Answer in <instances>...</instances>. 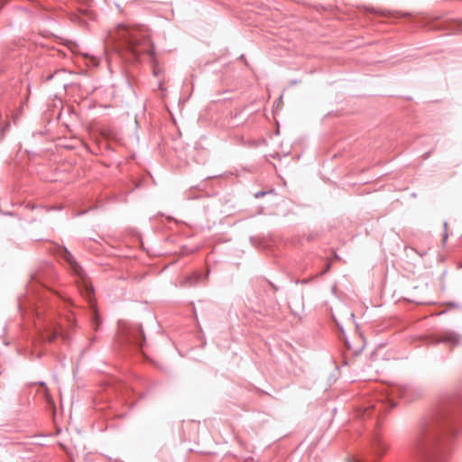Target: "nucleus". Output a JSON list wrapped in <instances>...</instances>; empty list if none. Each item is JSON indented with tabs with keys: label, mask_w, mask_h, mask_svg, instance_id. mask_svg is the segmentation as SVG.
Instances as JSON below:
<instances>
[{
	"label": "nucleus",
	"mask_w": 462,
	"mask_h": 462,
	"mask_svg": "<svg viewBox=\"0 0 462 462\" xmlns=\"http://www.w3.org/2000/svg\"><path fill=\"white\" fill-rule=\"evenodd\" d=\"M452 415L450 411L421 421L412 446V456L417 462H445V454L439 446L442 431L446 430Z\"/></svg>",
	"instance_id": "nucleus-1"
},
{
	"label": "nucleus",
	"mask_w": 462,
	"mask_h": 462,
	"mask_svg": "<svg viewBox=\"0 0 462 462\" xmlns=\"http://www.w3.org/2000/svg\"><path fill=\"white\" fill-rule=\"evenodd\" d=\"M117 37L134 55L150 53L152 51L149 34L143 28L120 25Z\"/></svg>",
	"instance_id": "nucleus-2"
},
{
	"label": "nucleus",
	"mask_w": 462,
	"mask_h": 462,
	"mask_svg": "<svg viewBox=\"0 0 462 462\" xmlns=\"http://www.w3.org/2000/svg\"><path fill=\"white\" fill-rule=\"evenodd\" d=\"M62 258L69 264L73 273L81 279V284L79 285L81 294L87 299L88 302H91L94 295V289L85 277V273L81 266L76 262L71 253L67 249L63 248L60 252Z\"/></svg>",
	"instance_id": "nucleus-3"
},
{
	"label": "nucleus",
	"mask_w": 462,
	"mask_h": 462,
	"mask_svg": "<svg viewBox=\"0 0 462 462\" xmlns=\"http://www.w3.org/2000/svg\"><path fill=\"white\" fill-rule=\"evenodd\" d=\"M388 445L383 441L381 436H374L372 442V450L374 456L382 457L388 449Z\"/></svg>",
	"instance_id": "nucleus-4"
},
{
	"label": "nucleus",
	"mask_w": 462,
	"mask_h": 462,
	"mask_svg": "<svg viewBox=\"0 0 462 462\" xmlns=\"http://www.w3.org/2000/svg\"><path fill=\"white\" fill-rule=\"evenodd\" d=\"M439 341L455 346L459 343L460 338H459L458 335H457L453 332H446L440 337Z\"/></svg>",
	"instance_id": "nucleus-5"
},
{
	"label": "nucleus",
	"mask_w": 462,
	"mask_h": 462,
	"mask_svg": "<svg viewBox=\"0 0 462 462\" xmlns=\"http://www.w3.org/2000/svg\"><path fill=\"white\" fill-rule=\"evenodd\" d=\"M199 278L200 275L199 273H193L185 279L183 285H193L199 281Z\"/></svg>",
	"instance_id": "nucleus-6"
},
{
	"label": "nucleus",
	"mask_w": 462,
	"mask_h": 462,
	"mask_svg": "<svg viewBox=\"0 0 462 462\" xmlns=\"http://www.w3.org/2000/svg\"><path fill=\"white\" fill-rule=\"evenodd\" d=\"M101 321H100V319L97 315V313L95 311L94 312V319H93V326H94V328L97 330L98 326L100 325Z\"/></svg>",
	"instance_id": "nucleus-7"
},
{
	"label": "nucleus",
	"mask_w": 462,
	"mask_h": 462,
	"mask_svg": "<svg viewBox=\"0 0 462 462\" xmlns=\"http://www.w3.org/2000/svg\"><path fill=\"white\" fill-rule=\"evenodd\" d=\"M447 226H448V224L447 223H444V235H443V243L445 244L447 239H448V233H447Z\"/></svg>",
	"instance_id": "nucleus-8"
},
{
	"label": "nucleus",
	"mask_w": 462,
	"mask_h": 462,
	"mask_svg": "<svg viewBox=\"0 0 462 462\" xmlns=\"http://www.w3.org/2000/svg\"><path fill=\"white\" fill-rule=\"evenodd\" d=\"M265 193L264 192H262V191H259L255 194V198H261L264 195Z\"/></svg>",
	"instance_id": "nucleus-9"
},
{
	"label": "nucleus",
	"mask_w": 462,
	"mask_h": 462,
	"mask_svg": "<svg viewBox=\"0 0 462 462\" xmlns=\"http://www.w3.org/2000/svg\"><path fill=\"white\" fill-rule=\"evenodd\" d=\"M329 268H330V265H329V264H328V265L326 266V270H325V272H327Z\"/></svg>",
	"instance_id": "nucleus-10"
}]
</instances>
